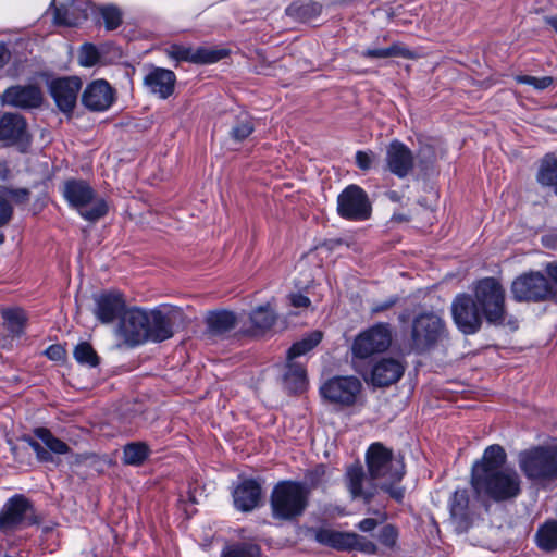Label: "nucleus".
<instances>
[{
    "instance_id": "1",
    "label": "nucleus",
    "mask_w": 557,
    "mask_h": 557,
    "mask_svg": "<svg viewBox=\"0 0 557 557\" xmlns=\"http://www.w3.org/2000/svg\"><path fill=\"white\" fill-rule=\"evenodd\" d=\"M507 454L500 445H490L471 468V486L478 499L507 502L521 493L518 472L506 466Z\"/></svg>"
},
{
    "instance_id": "2",
    "label": "nucleus",
    "mask_w": 557,
    "mask_h": 557,
    "mask_svg": "<svg viewBox=\"0 0 557 557\" xmlns=\"http://www.w3.org/2000/svg\"><path fill=\"white\" fill-rule=\"evenodd\" d=\"M366 461L368 472L376 479L380 488L398 502L404 497V490L394 484L401 481L405 475V465L400 458H395L393 451L381 443H373L367 450Z\"/></svg>"
},
{
    "instance_id": "3",
    "label": "nucleus",
    "mask_w": 557,
    "mask_h": 557,
    "mask_svg": "<svg viewBox=\"0 0 557 557\" xmlns=\"http://www.w3.org/2000/svg\"><path fill=\"white\" fill-rule=\"evenodd\" d=\"M310 488L298 481H281L272 490L270 506L272 517L280 521H295L309 506Z\"/></svg>"
},
{
    "instance_id": "4",
    "label": "nucleus",
    "mask_w": 557,
    "mask_h": 557,
    "mask_svg": "<svg viewBox=\"0 0 557 557\" xmlns=\"http://www.w3.org/2000/svg\"><path fill=\"white\" fill-rule=\"evenodd\" d=\"M518 465L525 478L542 484L557 478V446H537L521 451Z\"/></svg>"
},
{
    "instance_id": "5",
    "label": "nucleus",
    "mask_w": 557,
    "mask_h": 557,
    "mask_svg": "<svg viewBox=\"0 0 557 557\" xmlns=\"http://www.w3.org/2000/svg\"><path fill=\"white\" fill-rule=\"evenodd\" d=\"M63 196L86 221L95 222L108 212L106 200L96 197L94 189L85 181H67L63 187Z\"/></svg>"
},
{
    "instance_id": "6",
    "label": "nucleus",
    "mask_w": 557,
    "mask_h": 557,
    "mask_svg": "<svg viewBox=\"0 0 557 557\" xmlns=\"http://www.w3.org/2000/svg\"><path fill=\"white\" fill-rule=\"evenodd\" d=\"M474 301L491 324L500 325L505 321V290L494 277L480 280L474 287Z\"/></svg>"
},
{
    "instance_id": "7",
    "label": "nucleus",
    "mask_w": 557,
    "mask_h": 557,
    "mask_svg": "<svg viewBox=\"0 0 557 557\" xmlns=\"http://www.w3.org/2000/svg\"><path fill=\"white\" fill-rule=\"evenodd\" d=\"M511 293L518 301H543L557 297V286L547 275L531 271L518 276L511 284Z\"/></svg>"
},
{
    "instance_id": "8",
    "label": "nucleus",
    "mask_w": 557,
    "mask_h": 557,
    "mask_svg": "<svg viewBox=\"0 0 557 557\" xmlns=\"http://www.w3.org/2000/svg\"><path fill=\"white\" fill-rule=\"evenodd\" d=\"M446 336L444 321L434 313L418 315L412 322L410 347L418 354L432 349Z\"/></svg>"
},
{
    "instance_id": "9",
    "label": "nucleus",
    "mask_w": 557,
    "mask_h": 557,
    "mask_svg": "<svg viewBox=\"0 0 557 557\" xmlns=\"http://www.w3.org/2000/svg\"><path fill=\"white\" fill-rule=\"evenodd\" d=\"M371 211L368 195L357 185H349L337 197V212L343 219L364 221L370 218Z\"/></svg>"
},
{
    "instance_id": "10",
    "label": "nucleus",
    "mask_w": 557,
    "mask_h": 557,
    "mask_svg": "<svg viewBox=\"0 0 557 557\" xmlns=\"http://www.w3.org/2000/svg\"><path fill=\"white\" fill-rule=\"evenodd\" d=\"M36 522L33 505L23 495L11 497L0 511V530L4 533Z\"/></svg>"
},
{
    "instance_id": "11",
    "label": "nucleus",
    "mask_w": 557,
    "mask_h": 557,
    "mask_svg": "<svg viewBox=\"0 0 557 557\" xmlns=\"http://www.w3.org/2000/svg\"><path fill=\"white\" fill-rule=\"evenodd\" d=\"M362 384L355 376H337L325 382L321 388V395L330 403L341 406H351L360 394Z\"/></svg>"
},
{
    "instance_id": "12",
    "label": "nucleus",
    "mask_w": 557,
    "mask_h": 557,
    "mask_svg": "<svg viewBox=\"0 0 557 557\" xmlns=\"http://www.w3.org/2000/svg\"><path fill=\"white\" fill-rule=\"evenodd\" d=\"M451 314L457 327L463 334L476 333L484 317L474 299L467 294H460L454 299Z\"/></svg>"
},
{
    "instance_id": "13",
    "label": "nucleus",
    "mask_w": 557,
    "mask_h": 557,
    "mask_svg": "<svg viewBox=\"0 0 557 557\" xmlns=\"http://www.w3.org/2000/svg\"><path fill=\"white\" fill-rule=\"evenodd\" d=\"M392 343V334L387 324H376L358 335L352 345L354 355L368 358L373 354L385 351Z\"/></svg>"
},
{
    "instance_id": "14",
    "label": "nucleus",
    "mask_w": 557,
    "mask_h": 557,
    "mask_svg": "<svg viewBox=\"0 0 557 557\" xmlns=\"http://www.w3.org/2000/svg\"><path fill=\"white\" fill-rule=\"evenodd\" d=\"M146 313V310L133 308L122 315L116 334L127 346L134 347L147 342L146 323L148 318Z\"/></svg>"
},
{
    "instance_id": "15",
    "label": "nucleus",
    "mask_w": 557,
    "mask_h": 557,
    "mask_svg": "<svg viewBox=\"0 0 557 557\" xmlns=\"http://www.w3.org/2000/svg\"><path fill=\"white\" fill-rule=\"evenodd\" d=\"M346 482L351 497L361 498L364 504H370L380 488L377 480L367 474L361 465H352L347 469Z\"/></svg>"
},
{
    "instance_id": "16",
    "label": "nucleus",
    "mask_w": 557,
    "mask_h": 557,
    "mask_svg": "<svg viewBox=\"0 0 557 557\" xmlns=\"http://www.w3.org/2000/svg\"><path fill=\"white\" fill-rule=\"evenodd\" d=\"M143 85L149 94L165 100L174 94L176 75L171 70L150 65L144 75Z\"/></svg>"
},
{
    "instance_id": "17",
    "label": "nucleus",
    "mask_w": 557,
    "mask_h": 557,
    "mask_svg": "<svg viewBox=\"0 0 557 557\" xmlns=\"http://www.w3.org/2000/svg\"><path fill=\"white\" fill-rule=\"evenodd\" d=\"M176 315L177 313L173 309H153L147 311V342L159 343L171 338L174 335L173 326Z\"/></svg>"
},
{
    "instance_id": "18",
    "label": "nucleus",
    "mask_w": 557,
    "mask_h": 557,
    "mask_svg": "<svg viewBox=\"0 0 557 557\" xmlns=\"http://www.w3.org/2000/svg\"><path fill=\"white\" fill-rule=\"evenodd\" d=\"M169 58L177 62H190L195 64H210L215 63L226 55L225 50L211 49L199 47L194 49L183 45H171L165 50Z\"/></svg>"
},
{
    "instance_id": "19",
    "label": "nucleus",
    "mask_w": 557,
    "mask_h": 557,
    "mask_svg": "<svg viewBox=\"0 0 557 557\" xmlns=\"http://www.w3.org/2000/svg\"><path fill=\"white\" fill-rule=\"evenodd\" d=\"M81 87V79L76 76H72L52 81L49 85V90L58 108L62 112L69 113L72 112L76 104Z\"/></svg>"
},
{
    "instance_id": "20",
    "label": "nucleus",
    "mask_w": 557,
    "mask_h": 557,
    "mask_svg": "<svg viewBox=\"0 0 557 557\" xmlns=\"http://www.w3.org/2000/svg\"><path fill=\"white\" fill-rule=\"evenodd\" d=\"M386 169L399 178L410 174L414 168L412 151L401 141L393 140L386 148Z\"/></svg>"
},
{
    "instance_id": "21",
    "label": "nucleus",
    "mask_w": 557,
    "mask_h": 557,
    "mask_svg": "<svg viewBox=\"0 0 557 557\" xmlns=\"http://www.w3.org/2000/svg\"><path fill=\"white\" fill-rule=\"evenodd\" d=\"M34 434L46 445L49 450L45 449L38 442L29 436H25L23 441L33 448L39 461H53L51 453L64 455L70 449L66 443L57 438L48 429L37 428L35 429Z\"/></svg>"
},
{
    "instance_id": "22",
    "label": "nucleus",
    "mask_w": 557,
    "mask_h": 557,
    "mask_svg": "<svg viewBox=\"0 0 557 557\" xmlns=\"http://www.w3.org/2000/svg\"><path fill=\"white\" fill-rule=\"evenodd\" d=\"M2 104L21 109L38 108L42 102V92L35 85L9 87L1 96Z\"/></svg>"
},
{
    "instance_id": "23",
    "label": "nucleus",
    "mask_w": 557,
    "mask_h": 557,
    "mask_svg": "<svg viewBox=\"0 0 557 557\" xmlns=\"http://www.w3.org/2000/svg\"><path fill=\"white\" fill-rule=\"evenodd\" d=\"M114 100L111 86L103 79L90 83L82 95L83 104L90 111L101 112L110 108Z\"/></svg>"
},
{
    "instance_id": "24",
    "label": "nucleus",
    "mask_w": 557,
    "mask_h": 557,
    "mask_svg": "<svg viewBox=\"0 0 557 557\" xmlns=\"http://www.w3.org/2000/svg\"><path fill=\"white\" fill-rule=\"evenodd\" d=\"M94 313L101 323H111L125 312V301L122 294L107 292L95 296Z\"/></svg>"
},
{
    "instance_id": "25",
    "label": "nucleus",
    "mask_w": 557,
    "mask_h": 557,
    "mask_svg": "<svg viewBox=\"0 0 557 557\" xmlns=\"http://www.w3.org/2000/svg\"><path fill=\"white\" fill-rule=\"evenodd\" d=\"M262 496V487L259 482L252 479H246L236 486L233 492L235 507L240 511H251L255 509Z\"/></svg>"
},
{
    "instance_id": "26",
    "label": "nucleus",
    "mask_w": 557,
    "mask_h": 557,
    "mask_svg": "<svg viewBox=\"0 0 557 557\" xmlns=\"http://www.w3.org/2000/svg\"><path fill=\"white\" fill-rule=\"evenodd\" d=\"M405 367L396 359L384 358L376 362L371 372L372 384L379 387L388 386L399 381Z\"/></svg>"
},
{
    "instance_id": "27",
    "label": "nucleus",
    "mask_w": 557,
    "mask_h": 557,
    "mask_svg": "<svg viewBox=\"0 0 557 557\" xmlns=\"http://www.w3.org/2000/svg\"><path fill=\"white\" fill-rule=\"evenodd\" d=\"M29 190L27 188H9L0 186V226L7 225L13 215V207L9 200L15 205L25 203L29 200Z\"/></svg>"
},
{
    "instance_id": "28",
    "label": "nucleus",
    "mask_w": 557,
    "mask_h": 557,
    "mask_svg": "<svg viewBox=\"0 0 557 557\" xmlns=\"http://www.w3.org/2000/svg\"><path fill=\"white\" fill-rule=\"evenodd\" d=\"M26 135V121L16 113H4L0 117V140L10 144L22 140Z\"/></svg>"
},
{
    "instance_id": "29",
    "label": "nucleus",
    "mask_w": 557,
    "mask_h": 557,
    "mask_svg": "<svg viewBox=\"0 0 557 557\" xmlns=\"http://www.w3.org/2000/svg\"><path fill=\"white\" fill-rule=\"evenodd\" d=\"M87 16L86 10L79 8L74 0L60 3L54 10V22L62 26L75 27Z\"/></svg>"
},
{
    "instance_id": "30",
    "label": "nucleus",
    "mask_w": 557,
    "mask_h": 557,
    "mask_svg": "<svg viewBox=\"0 0 557 557\" xmlns=\"http://www.w3.org/2000/svg\"><path fill=\"white\" fill-rule=\"evenodd\" d=\"M283 382L286 389L290 393L301 392L306 386V371L304 367L293 360H287Z\"/></svg>"
},
{
    "instance_id": "31",
    "label": "nucleus",
    "mask_w": 557,
    "mask_h": 557,
    "mask_svg": "<svg viewBox=\"0 0 557 557\" xmlns=\"http://www.w3.org/2000/svg\"><path fill=\"white\" fill-rule=\"evenodd\" d=\"M207 324L212 333L223 334L233 330L236 326L237 318L231 311H214L208 314Z\"/></svg>"
},
{
    "instance_id": "32",
    "label": "nucleus",
    "mask_w": 557,
    "mask_h": 557,
    "mask_svg": "<svg viewBox=\"0 0 557 557\" xmlns=\"http://www.w3.org/2000/svg\"><path fill=\"white\" fill-rule=\"evenodd\" d=\"M314 539L322 545L330 546L338 550H346L349 532H341L331 529L320 528L314 530Z\"/></svg>"
},
{
    "instance_id": "33",
    "label": "nucleus",
    "mask_w": 557,
    "mask_h": 557,
    "mask_svg": "<svg viewBox=\"0 0 557 557\" xmlns=\"http://www.w3.org/2000/svg\"><path fill=\"white\" fill-rule=\"evenodd\" d=\"M255 131L252 117L247 112L235 115L231 124L228 135L231 139L240 143L248 138Z\"/></svg>"
},
{
    "instance_id": "34",
    "label": "nucleus",
    "mask_w": 557,
    "mask_h": 557,
    "mask_svg": "<svg viewBox=\"0 0 557 557\" xmlns=\"http://www.w3.org/2000/svg\"><path fill=\"white\" fill-rule=\"evenodd\" d=\"M361 55L369 59H388L394 57L405 59L414 58V53L399 42L393 44L386 48L367 49L361 52Z\"/></svg>"
},
{
    "instance_id": "35",
    "label": "nucleus",
    "mask_w": 557,
    "mask_h": 557,
    "mask_svg": "<svg viewBox=\"0 0 557 557\" xmlns=\"http://www.w3.org/2000/svg\"><path fill=\"white\" fill-rule=\"evenodd\" d=\"M539 547L546 552L557 549V521H547L536 532Z\"/></svg>"
},
{
    "instance_id": "36",
    "label": "nucleus",
    "mask_w": 557,
    "mask_h": 557,
    "mask_svg": "<svg viewBox=\"0 0 557 557\" xmlns=\"http://www.w3.org/2000/svg\"><path fill=\"white\" fill-rule=\"evenodd\" d=\"M469 496L466 490H457L449 502L451 518L458 523L467 521Z\"/></svg>"
},
{
    "instance_id": "37",
    "label": "nucleus",
    "mask_w": 557,
    "mask_h": 557,
    "mask_svg": "<svg viewBox=\"0 0 557 557\" xmlns=\"http://www.w3.org/2000/svg\"><path fill=\"white\" fill-rule=\"evenodd\" d=\"M287 14L300 21H311L322 12V4L315 1H308L301 4L293 3L287 10Z\"/></svg>"
},
{
    "instance_id": "38",
    "label": "nucleus",
    "mask_w": 557,
    "mask_h": 557,
    "mask_svg": "<svg viewBox=\"0 0 557 557\" xmlns=\"http://www.w3.org/2000/svg\"><path fill=\"white\" fill-rule=\"evenodd\" d=\"M150 448L146 443L134 442L125 445L123 460L126 465L139 466L149 456Z\"/></svg>"
},
{
    "instance_id": "39",
    "label": "nucleus",
    "mask_w": 557,
    "mask_h": 557,
    "mask_svg": "<svg viewBox=\"0 0 557 557\" xmlns=\"http://www.w3.org/2000/svg\"><path fill=\"white\" fill-rule=\"evenodd\" d=\"M537 182L543 186H552L557 194V160L546 157L537 172Z\"/></svg>"
},
{
    "instance_id": "40",
    "label": "nucleus",
    "mask_w": 557,
    "mask_h": 557,
    "mask_svg": "<svg viewBox=\"0 0 557 557\" xmlns=\"http://www.w3.org/2000/svg\"><path fill=\"white\" fill-rule=\"evenodd\" d=\"M322 339V334L318 331L312 332L301 341L295 343L287 351V360H294L313 349Z\"/></svg>"
},
{
    "instance_id": "41",
    "label": "nucleus",
    "mask_w": 557,
    "mask_h": 557,
    "mask_svg": "<svg viewBox=\"0 0 557 557\" xmlns=\"http://www.w3.org/2000/svg\"><path fill=\"white\" fill-rule=\"evenodd\" d=\"M275 320L276 315L269 305L258 307L250 314L252 325L260 331L272 327Z\"/></svg>"
},
{
    "instance_id": "42",
    "label": "nucleus",
    "mask_w": 557,
    "mask_h": 557,
    "mask_svg": "<svg viewBox=\"0 0 557 557\" xmlns=\"http://www.w3.org/2000/svg\"><path fill=\"white\" fill-rule=\"evenodd\" d=\"M2 318L4 320V324L7 329L13 335H21L23 333L26 315L25 312L21 309H7L2 311Z\"/></svg>"
},
{
    "instance_id": "43",
    "label": "nucleus",
    "mask_w": 557,
    "mask_h": 557,
    "mask_svg": "<svg viewBox=\"0 0 557 557\" xmlns=\"http://www.w3.org/2000/svg\"><path fill=\"white\" fill-rule=\"evenodd\" d=\"M75 360L81 364L88 367H97L99 364V357L92 346L87 342L77 344L73 351Z\"/></svg>"
},
{
    "instance_id": "44",
    "label": "nucleus",
    "mask_w": 557,
    "mask_h": 557,
    "mask_svg": "<svg viewBox=\"0 0 557 557\" xmlns=\"http://www.w3.org/2000/svg\"><path fill=\"white\" fill-rule=\"evenodd\" d=\"M349 537L350 539L347 540L348 545L346 550L355 549L368 555H374L377 553V546L364 536L349 532Z\"/></svg>"
},
{
    "instance_id": "45",
    "label": "nucleus",
    "mask_w": 557,
    "mask_h": 557,
    "mask_svg": "<svg viewBox=\"0 0 557 557\" xmlns=\"http://www.w3.org/2000/svg\"><path fill=\"white\" fill-rule=\"evenodd\" d=\"M222 557H260V547L249 543L237 544L231 546Z\"/></svg>"
},
{
    "instance_id": "46",
    "label": "nucleus",
    "mask_w": 557,
    "mask_h": 557,
    "mask_svg": "<svg viewBox=\"0 0 557 557\" xmlns=\"http://www.w3.org/2000/svg\"><path fill=\"white\" fill-rule=\"evenodd\" d=\"M100 14L104 21L106 28L113 30L117 28L122 23V13L114 5H106L100 9Z\"/></svg>"
},
{
    "instance_id": "47",
    "label": "nucleus",
    "mask_w": 557,
    "mask_h": 557,
    "mask_svg": "<svg viewBox=\"0 0 557 557\" xmlns=\"http://www.w3.org/2000/svg\"><path fill=\"white\" fill-rule=\"evenodd\" d=\"M100 54L96 46L84 44L79 50V64L83 66H94L99 61Z\"/></svg>"
},
{
    "instance_id": "48",
    "label": "nucleus",
    "mask_w": 557,
    "mask_h": 557,
    "mask_svg": "<svg viewBox=\"0 0 557 557\" xmlns=\"http://www.w3.org/2000/svg\"><path fill=\"white\" fill-rule=\"evenodd\" d=\"M325 475V468L324 466L320 465L317 466L314 469L308 471L305 475V482H301L305 484L308 488H310V492L322 484L323 478Z\"/></svg>"
},
{
    "instance_id": "49",
    "label": "nucleus",
    "mask_w": 557,
    "mask_h": 557,
    "mask_svg": "<svg viewBox=\"0 0 557 557\" xmlns=\"http://www.w3.org/2000/svg\"><path fill=\"white\" fill-rule=\"evenodd\" d=\"M517 82L521 84L531 85L535 89L543 90L548 88L553 84L554 78L552 76L535 77L530 75H522L517 77Z\"/></svg>"
},
{
    "instance_id": "50",
    "label": "nucleus",
    "mask_w": 557,
    "mask_h": 557,
    "mask_svg": "<svg viewBox=\"0 0 557 557\" xmlns=\"http://www.w3.org/2000/svg\"><path fill=\"white\" fill-rule=\"evenodd\" d=\"M398 532L395 527L387 524L383 527L379 533V541L386 547H394L396 545Z\"/></svg>"
},
{
    "instance_id": "51",
    "label": "nucleus",
    "mask_w": 557,
    "mask_h": 557,
    "mask_svg": "<svg viewBox=\"0 0 557 557\" xmlns=\"http://www.w3.org/2000/svg\"><path fill=\"white\" fill-rule=\"evenodd\" d=\"M373 153L368 151H358L356 153V163L361 170H369L372 166Z\"/></svg>"
},
{
    "instance_id": "52",
    "label": "nucleus",
    "mask_w": 557,
    "mask_h": 557,
    "mask_svg": "<svg viewBox=\"0 0 557 557\" xmlns=\"http://www.w3.org/2000/svg\"><path fill=\"white\" fill-rule=\"evenodd\" d=\"M289 301L295 308H307L311 304L310 299L302 294H290Z\"/></svg>"
},
{
    "instance_id": "53",
    "label": "nucleus",
    "mask_w": 557,
    "mask_h": 557,
    "mask_svg": "<svg viewBox=\"0 0 557 557\" xmlns=\"http://www.w3.org/2000/svg\"><path fill=\"white\" fill-rule=\"evenodd\" d=\"M64 349L59 345H52L46 350V355L51 360H61L64 357Z\"/></svg>"
},
{
    "instance_id": "54",
    "label": "nucleus",
    "mask_w": 557,
    "mask_h": 557,
    "mask_svg": "<svg viewBox=\"0 0 557 557\" xmlns=\"http://www.w3.org/2000/svg\"><path fill=\"white\" fill-rule=\"evenodd\" d=\"M377 525V521L373 518H366L358 523V529L362 532H370Z\"/></svg>"
},
{
    "instance_id": "55",
    "label": "nucleus",
    "mask_w": 557,
    "mask_h": 557,
    "mask_svg": "<svg viewBox=\"0 0 557 557\" xmlns=\"http://www.w3.org/2000/svg\"><path fill=\"white\" fill-rule=\"evenodd\" d=\"M542 242H543L544 246L552 248V249H557V235L544 236Z\"/></svg>"
},
{
    "instance_id": "56",
    "label": "nucleus",
    "mask_w": 557,
    "mask_h": 557,
    "mask_svg": "<svg viewBox=\"0 0 557 557\" xmlns=\"http://www.w3.org/2000/svg\"><path fill=\"white\" fill-rule=\"evenodd\" d=\"M9 61V51L3 45H0V67Z\"/></svg>"
},
{
    "instance_id": "57",
    "label": "nucleus",
    "mask_w": 557,
    "mask_h": 557,
    "mask_svg": "<svg viewBox=\"0 0 557 557\" xmlns=\"http://www.w3.org/2000/svg\"><path fill=\"white\" fill-rule=\"evenodd\" d=\"M395 302H396V300H395V299H392V300L386 301V302H384V304L376 305V306L373 308V312H381V311L387 310V309H388V308H391Z\"/></svg>"
},
{
    "instance_id": "58",
    "label": "nucleus",
    "mask_w": 557,
    "mask_h": 557,
    "mask_svg": "<svg viewBox=\"0 0 557 557\" xmlns=\"http://www.w3.org/2000/svg\"><path fill=\"white\" fill-rule=\"evenodd\" d=\"M545 22L557 33V15L546 16Z\"/></svg>"
},
{
    "instance_id": "59",
    "label": "nucleus",
    "mask_w": 557,
    "mask_h": 557,
    "mask_svg": "<svg viewBox=\"0 0 557 557\" xmlns=\"http://www.w3.org/2000/svg\"><path fill=\"white\" fill-rule=\"evenodd\" d=\"M9 173H10V170L7 166V164L3 163V162H0V178L1 180H7L8 176H9Z\"/></svg>"
},
{
    "instance_id": "60",
    "label": "nucleus",
    "mask_w": 557,
    "mask_h": 557,
    "mask_svg": "<svg viewBox=\"0 0 557 557\" xmlns=\"http://www.w3.org/2000/svg\"><path fill=\"white\" fill-rule=\"evenodd\" d=\"M388 196H389V198H391L392 200H397V199H398V196H397V193H396V191H391V193L388 194Z\"/></svg>"
},
{
    "instance_id": "61",
    "label": "nucleus",
    "mask_w": 557,
    "mask_h": 557,
    "mask_svg": "<svg viewBox=\"0 0 557 557\" xmlns=\"http://www.w3.org/2000/svg\"><path fill=\"white\" fill-rule=\"evenodd\" d=\"M394 220L403 221V220H407V219H406L405 216L400 215V214H399V215H396V214H395V215H394Z\"/></svg>"
},
{
    "instance_id": "62",
    "label": "nucleus",
    "mask_w": 557,
    "mask_h": 557,
    "mask_svg": "<svg viewBox=\"0 0 557 557\" xmlns=\"http://www.w3.org/2000/svg\"><path fill=\"white\" fill-rule=\"evenodd\" d=\"M4 242V235L0 233V245Z\"/></svg>"
}]
</instances>
